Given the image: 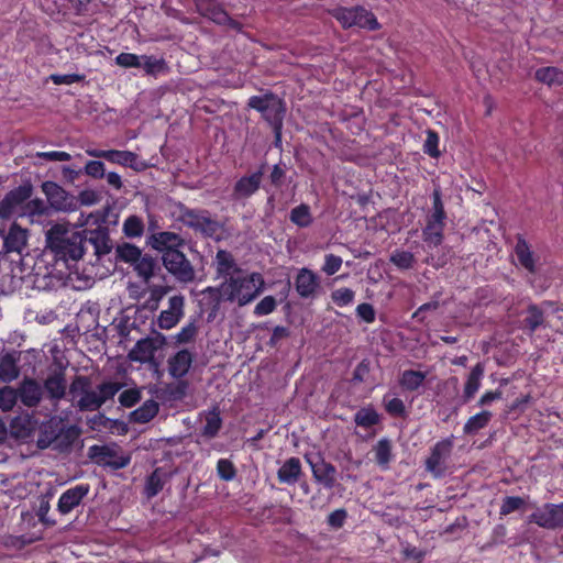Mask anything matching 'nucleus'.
Listing matches in <instances>:
<instances>
[{"label": "nucleus", "mask_w": 563, "mask_h": 563, "mask_svg": "<svg viewBox=\"0 0 563 563\" xmlns=\"http://www.w3.org/2000/svg\"><path fill=\"white\" fill-rule=\"evenodd\" d=\"M88 455L96 464L113 471L124 468L131 462L129 454H119L117 449L108 445L95 444L89 448Z\"/></svg>", "instance_id": "obj_7"}, {"label": "nucleus", "mask_w": 563, "mask_h": 563, "mask_svg": "<svg viewBox=\"0 0 563 563\" xmlns=\"http://www.w3.org/2000/svg\"><path fill=\"white\" fill-rule=\"evenodd\" d=\"M164 487V482L162 479V476L159 474V470H154L146 478L145 483V495L147 498H153L156 495H158Z\"/></svg>", "instance_id": "obj_42"}, {"label": "nucleus", "mask_w": 563, "mask_h": 563, "mask_svg": "<svg viewBox=\"0 0 563 563\" xmlns=\"http://www.w3.org/2000/svg\"><path fill=\"white\" fill-rule=\"evenodd\" d=\"M89 489H90V487L88 484H79V485H76L75 487L68 488L59 496V499L57 503V510L62 515L69 514L77 506L80 505L82 499L89 493Z\"/></svg>", "instance_id": "obj_18"}, {"label": "nucleus", "mask_w": 563, "mask_h": 563, "mask_svg": "<svg viewBox=\"0 0 563 563\" xmlns=\"http://www.w3.org/2000/svg\"><path fill=\"white\" fill-rule=\"evenodd\" d=\"M320 287V280L316 273L309 268H301L295 278V288L301 298L313 297Z\"/></svg>", "instance_id": "obj_20"}, {"label": "nucleus", "mask_w": 563, "mask_h": 563, "mask_svg": "<svg viewBox=\"0 0 563 563\" xmlns=\"http://www.w3.org/2000/svg\"><path fill=\"white\" fill-rule=\"evenodd\" d=\"M18 397L21 404L27 408L37 407L43 399L42 385L32 377H24L18 385Z\"/></svg>", "instance_id": "obj_16"}, {"label": "nucleus", "mask_w": 563, "mask_h": 563, "mask_svg": "<svg viewBox=\"0 0 563 563\" xmlns=\"http://www.w3.org/2000/svg\"><path fill=\"white\" fill-rule=\"evenodd\" d=\"M42 388L43 394H46V398L52 404L57 405L62 399H64L67 393L65 368L59 367L51 372L43 380Z\"/></svg>", "instance_id": "obj_13"}, {"label": "nucleus", "mask_w": 563, "mask_h": 563, "mask_svg": "<svg viewBox=\"0 0 563 563\" xmlns=\"http://www.w3.org/2000/svg\"><path fill=\"white\" fill-rule=\"evenodd\" d=\"M389 261L391 264H394L397 268L401 271L411 269L415 266L416 257L411 252L404 251V250H395Z\"/></svg>", "instance_id": "obj_40"}, {"label": "nucleus", "mask_w": 563, "mask_h": 563, "mask_svg": "<svg viewBox=\"0 0 563 563\" xmlns=\"http://www.w3.org/2000/svg\"><path fill=\"white\" fill-rule=\"evenodd\" d=\"M514 253L521 268L530 274L537 273L540 256L533 252L532 246L522 234L516 235Z\"/></svg>", "instance_id": "obj_14"}, {"label": "nucleus", "mask_w": 563, "mask_h": 563, "mask_svg": "<svg viewBox=\"0 0 563 563\" xmlns=\"http://www.w3.org/2000/svg\"><path fill=\"white\" fill-rule=\"evenodd\" d=\"M87 153L97 158H106L109 162L118 163L124 166H132L136 161V155L128 151H102V150H89Z\"/></svg>", "instance_id": "obj_29"}, {"label": "nucleus", "mask_w": 563, "mask_h": 563, "mask_svg": "<svg viewBox=\"0 0 563 563\" xmlns=\"http://www.w3.org/2000/svg\"><path fill=\"white\" fill-rule=\"evenodd\" d=\"M157 346L151 338L139 340L128 356L133 362L147 363L153 360Z\"/></svg>", "instance_id": "obj_28"}, {"label": "nucleus", "mask_w": 563, "mask_h": 563, "mask_svg": "<svg viewBox=\"0 0 563 563\" xmlns=\"http://www.w3.org/2000/svg\"><path fill=\"white\" fill-rule=\"evenodd\" d=\"M197 11L219 25L228 26L240 32L242 24L231 18L228 12L214 0H194Z\"/></svg>", "instance_id": "obj_9"}, {"label": "nucleus", "mask_w": 563, "mask_h": 563, "mask_svg": "<svg viewBox=\"0 0 563 563\" xmlns=\"http://www.w3.org/2000/svg\"><path fill=\"white\" fill-rule=\"evenodd\" d=\"M216 272L225 280L231 275L243 273L244 269L236 264L234 256L229 251L219 250L216 254Z\"/></svg>", "instance_id": "obj_24"}, {"label": "nucleus", "mask_w": 563, "mask_h": 563, "mask_svg": "<svg viewBox=\"0 0 563 563\" xmlns=\"http://www.w3.org/2000/svg\"><path fill=\"white\" fill-rule=\"evenodd\" d=\"M354 423L363 429H371L380 423L382 417L373 405L361 407L353 417Z\"/></svg>", "instance_id": "obj_32"}, {"label": "nucleus", "mask_w": 563, "mask_h": 563, "mask_svg": "<svg viewBox=\"0 0 563 563\" xmlns=\"http://www.w3.org/2000/svg\"><path fill=\"white\" fill-rule=\"evenodd\" d=\"M276 308H277V300L274 296L269 295V296H265L262 300H260L256 303L253 313L256 317H263V316H267V314L274 312Z\"/></svg>", "instance_id": "obj_55"}, {"label": "nucleus", "mask_w": 563, "mask_h": 563, "mask_svg": "<svg viewBox=\"0 0 563 563\" xmlns=\"http://www.w3.org/2000/svg\"><path fill=\"white\" fill-rule=\"evenodd\" d=\"M484 373L485 366L481 362L471 369L463 388L462 400L464 404L471 401L479 390Z\"/></svg>", "instance_id": "obj_25"}, {"label": "nucleus", "mask_w": 563, "mask_h": 563, "mask_svg": "<svg viewBox=\"0 0 563 563\" xmlns=\"http://www.w3.org/2000/svg\"><path fill=\"white\" fill-rule=\"evenodd\" d=\"M555 302L544 300L541 305L530 303L526 309V317L522 320V329L533 334L539 328L544 325V307L553 308Z\"/></svg>", "instance_id": "obj_19"}, {"label": "nucleus", "mask_w": 563, "mask_h": 563, "mask_svg": "<svg viewBox=\"0 0 563 563\" xmlns=\"http://www.w3.org/2000/svg\"><path fill=\"white\" fill-rule=\"evenodd\" d=\"M181 221L188 228L209 238L219 230V223L210 217L207 210L185 209L181 212Z\"/></svg>", "instance_id": "obj_10"}, {"label": "nucleus", "mask_w": 563, "mask_h": 563, "mask_svg": "<svg viewBox=\"0 0 563 563\" xmlns=\"http://www.w3.org/2000/svg\"><path fill=\"white\" fill-rule=\"evenodd\" d=\"M526 501L519 496H507L503 499L499 514L501 516H508L511 512L520 510L525 506Z\"/></svg>", "instance_id": "obj_51"}, {"label": "nucleus", "mask_w": 563, "mask_h": 563, "mask_svg": "<svg viewBox=\"0 0 563 563\" xmlns=\"http://www.w3.org/2000/svg\"><path fill=\"white\" fill-rule=\"evenodd\" d=\"M439 135L437 132L432 130H427V139L423 144L424 153L429 154L432 157H438L440 155L439 150Z\"/></svg>", "instance_id": "obj_58"}, {"label": "nucleus", "mask_w": 563, "mask_h": 563, "mask_svg": "<svg viewBox=\"0 0 563 563\" xmlns=\"http://www.w3.org/2000/svg\"><path fill=\"white\" fill-rule=\"evenodd\" d=\"M46 242L55 257L64 262L80 260L89 247L98 258L112 249L108 230L100 225L93 230L76 231L56 224L48 230Z\"/></svg>", "instance_id": "obj_1"}, {"label": "nucleus", "mask_w": 563, "mask_h": 563, "mask_svg": "<svg viewBox=\"0 0 563 563\" xmlns=\"http://www.w3.org/2000/svg\"><path fill=\"white\" fill-rule=\"evenodd\" d=\"M16 360L13 354L5 353L0 358V380L12 382L19 376Z\"/></svg>", "instance_id": "obj_37"}, {"label": "nucleus", "mask_w": 563, "mask_h": 563, "mask_svg": "<svg viewBox=\"0 0 563 563\" xmlns=\"http://www.w3.org/2000/svg\"><path fill=\"white\" fill-rule=\"evenodd\" d=\"M356 316L366 323H373L376 318V312L373 305L363 302L356 307Z\"/></svg>", "instance_id": "obj_62"}, {"label": "nucleus", "mask_w": 563, "mask_h": 563, "mask_svg": "<svg viewBox=\"0 0 563 563\" xmlns=\"http://www.w3.org/2000/svg\"><path fill=\"white\" fill-rule=\"evenodd\" d=\"M27 242V231L16 223H13L3 239V247L7 253H19L23 251Z\"/></svg>", "instance_id": "obj_23"}, {"label": "nucleus", "mask_w": 563, "mask_h": 563, "mask_svg": "<svg viewBox=\"0 0 563 563\" xmlns=\"http://www.w3.org/2000/svg\"><path fill=\"white\" fill-rule=\"evenodd\" d=\"M117 254L121 261L133 265L137 260H140L142 252L137 246L124 243L117 247Z\"/></svg>", "instance_id": "obj_46"}, {"label": "nucleus", "mask_w": 563, "mask_h": 563, "mask_svg": "<svg viewBox=\"0 0 563 563\" xmlns=\"http://www.w3.org/2000/svg\"><path fill=\"white\" fill-rule=\"evenodd\" d=\"M383 404L385 410L391 417H404L406 415V406L400 398L394 397L388 399L387 396H384Z\"/></svg>", "instance_id": "obj_52"}, {"label": "nucleus", "mask_w": 563, "mask_h": 563, "mask_svg": "<svg viewBox=\"0 0 563 563\" xmlns=\"http://www.w3.org/2000/svg\"><path fill=\"white\" fill-rule=\"evenodd\" d=\"M342 266V258L334 254H327L324 256V264L322 266V272H324L327 275L331 276L334 275L336 272L340 271Z\"/></svg>", "instance_id": "obj_60"}, {"label": "nucleus", "mask_w": 563, "mask_h": 563, "mask_svg": "<svg viewBox=\"0 0 563 563\" xmlns=\"http://www.w3.org/2000/svg\"><path fill=\"white\" fill-rule=\"evenodd\" d=\"M194 355L186 349L178 351L168 360V371L174 378H181L192 364Z\"/></svg>", "instance_id": "obj_26"}, {"label": "nucleus", "mask_w": 563, "mask_h": 563, "mask_svg": "<svg viewBox=\"0 0 563 563\" xmlns=\"http://www.w3.org/2000/svg\"><path fill=\"white\" fill-rule=\"evenodd\" d=\"M198 333V328L195 321H191L184 325L180 331L176 334V341L180 344L190 343L195 340Z\"/></svg>", "instance_id": "obj_57"}, {"label": "nucleus", "mask_w": 563, "mask_h": 563, "mask_svg": "<svg viewBox=\"0 0 563 563\" xmlns=\"http://www.w3.org/2000/svg\"><path fill=\"white\" fill-rule=\"evenodd\" d=\"M43 192L45 194L49 205L56 210H67L70 207L71 198L68 194L56 183L45 181L42 185Z\"/></svg>", "instance_id": "obj_22"}, {"label": "nucleus", "mask_w": 563, "mask_h": 563, "mask_svg": "<svg viewBox=\"0 0 563 563\" xmlns=\"http://www.w3.org/2000/svg\"><path fill=\"white\" fill-rule=\"evenodd\" d=\"M224 301L245 307L253 302L264 290L265 280L261 273L244 271L239 275H231L222 282Z\"/></svg>", "instance_id": "obj_2"}, {"label": "nucleus", "mask_w": 563, "mask_h": 563, "mask_svg": "<svg viewBox=\"0 0 563 563\" xmlns=\"http://www.w3.org/2000/svg\"><path fill=\"white\" fill-rule=\"evenodd\" d=\"M158 402L153 399H148L131 412L130 420L135 423H147L158 413Z\"/></svg>", "instance_id": "obj_34"}, {"label": "nucleus", "mask_w": 563, "mask_h": 563, "mask_svg": "<svg viewBox=\"0 0 563 563\" xmlns=\"http://www.w3.org/2000/svg\"><path fill=\"white\" fill-rule=\"evenodd\" d=\"M123 387L119 382H104L97 387L98 398L103 405L106 401L112 399Z\"/></svg>", "instance_id": "obj_45"}, {"label": "nucleus", "mask_w": 563, "mask_h": 563, "mask_svg": "<svg viewBox=\"0 0 563 563\" xmlns=\"http://www.w3.org/2000/svg\"><path fill=\"white\" fill-rule=\"evenodd\" d=\"M306 461L310 465L314 481L325 489L334 488L336 484V468L330 462H327L321 454L306 455Z\"/></svg>", "instance_id": "obj_12"}, {"label": "nucleus", "mask_w": 563, "mask_h": 563, "mask_svg": "<svg viewBox=\"0 0 563 563\" xmlns=\"http://www.w3.org/2000/svg\"><path fill=\"white\" fill-rule=\"evenodd\" d=\"M124 234L129 238L141 236L144 231L143 221L136 216H130L123 224Z\"/></svg>", "instance_id": "obj_50"}, {"label": "nucleus", "mask_w": 563, "mask_h": 563, "mask_svg": "<svg viewBox=\"0 0 563 563\" xmlns=\"http://www.w3.org/2000/svg\"><path fill=\"white\" fill-rule=\"evenodd\" d=\"M332 14L344 27L360 26L376 30L379 26L374 14L363 7L336 8Z\"/></svg>", "instance_id": "obj_6"}, {"label": "nucleus", "mask_w": 563, "mask_h": 563, "mask_svg": "<svg viewBox=\"0 0 563 563\" xmlns=\"http://www.w3.org/2000/svg\"><path fill=\"white\" fill-rule=\"evenodd\" d=\"M51 80L55 84V85H71V84H75V82H80L85 79V75H79V74H67V75H58V74H54V75H51Z\"/></svg>", "instance_id": "obj_63"}, {"label": "nucleus", "mask_w": 563, "mask_h": 563, "mask_svg": "<svg viewBox=\"0 0 563 563\" xmlns=\"http://www.w3.org/2000/svg\"><path fill=\"white\" fill-rule=\"evenodd\" d=\"M77 408L80 411H96L101 408V402L96 390L88 389L77 401Z\"/></svg>", "instance_id": "obj_41"}, {"label": "nucleus", "mask_w": 563, "mask_h": 563, "mask_svg": "<svg viewBox=\"0 0 563 563\" xmlns=\"http://www.w3.org/2000/svg\"><path fill=\"white\" fill-rule=\"evenodd\" d=\"M31 196L32 186L30 184H24L10 190L0 203V214L3 217L12 214L15 209L27 201Z\"/></svg>", "instance_id": "obj_17"}, {"label": "nucleus", "mask_w": 563, "mask_h": 563, "mask_svg": "<svg viewBox=\"0 0 563 563\" xmlns=\"http://www.w3.org/2000/svg\"><path fill=\"white\" fill-rule=\"evenodd\" d=\"M493 418V413L488 410H482L481 412L470 417L464 427L463 433L466 435L476 434L479 430L486 428Z\"/></svg>", "instance_id": "obj_35"}, {"label": "nucleus", "mask_w": 563, "mask_h": 563, "mask_svg": "<svg viewBox=\"0 0 563 563\" xmlns=\"http://www.w3.org/2000/svg\"><path fill=\"white\" fill-rule=\"evenodd\" d=\"M187 387L188 385L184 380L176 384H169L163 390L164 398L172 401L183 400L186 396Z\"/></svg>", "instance_id": "obj_47"}, {"label": "nucleus", "mask_w": 563, "mask_h": 563, "mask_svg": "<svg viewBox=\"0 0 563 563\" xmlns=\"http://www.w3.org/2000/svg\"><path fill=\"white\" fill-rule=\"evenodd\" d=\"M115 63L124 68H140L141 56L131 53H121L115 57Z\"/></svg>", "instance_id": "obj_61"}, {"label": "nucleus", "mask_w": 563, "mask_h": 563, "mask_svg": "<svg viewBox=\"0 0 563 563\" xmlns=\"http://www.w3.org/2000/svg\"><path fill=\"white\" fill-rule=\"evenodd\" d=\"M427 374L421 371L406 369L399 377V386L405 391H417L424 383Z\"/></svg>", "instance_id": "obj_33"}, {"label": "nucleus", "mask_w": 563, "mask_h": 563, "mask_svg": "<svg viewBox=\"0 0 563 563\" xmlns=\"http://www.w3.org/2000/svg\"><path fill=\"white\" fill-rule=\"evenodd\" d=\"M140 68H143L148 75H156L167 70V65L164 59H158L153 56H141Z\"/></svg>", "instance_id": "obj_44"}, {"label": "nucleus", "mask_w": 563, "mask_h": 563, "mask_svg": "<svg viewBox=\"0 0 563 563\" xmlns=\"http://www.w3.org/2000/svg\"><path fill=\"white\" fill-rule=\"evenodd\" d=\"M156 265V261L147 254L141 255L140 260L133 264L136 274L145 282L150 280V278L154 275Z\"/></svg>", "instance_id": "obj_38"}, {"label": "nucleus", "mask_w": 563, "mask_h": 563, "mask_svg": "<svg viewBox=\"0 0 563 563\" xmlns=\"http://www.w3.org/2000/svg\"><path fill=\"white\" fill-rule=\"evenodd\" d=\"M301 463L296 456L289 457L277 471V478L280 484L295 485L301 476Z\"/></svg>", "instance_id": "obj_27"}, {"label": "nucleus", "mask_w": 563, "mask_h": 563, "mask_svg": "<svg viewBox=\"0 0 563 563\" xmlns=\"http://www.w3.org/2000/svg\"><path fill=\"white\" fill-rule=\"evenodd\" d=\"M141 400V391L136 388L123 390L119 396V402L122 407L131 408Z\"/></svg>", "instance_id": "obj_59"}, {"label": "nucleus", "mask_w": 563, "mask_h": 563, "mask_svg": "<svg viewBox=\"0 0 563 563\" xmlns=\"http://www.w3.org/2000/svg\"><path fill=\"white\" fill-rule=\"evenodd\" d=\"M202 295L207 297L208 303L213 310H218L221 301H224V292L222 290V284L219 287L208 286L202 290Z\"/></svg>", "instance_id": "obj_53"}, {"label": "nucleus", "mask_w": 563, "mask_h": 563, "mask_svg": "<svg viewBox=\"0 0 563 563\" xmlns=\"http://www.w3.org/2000/svg\"><path fill=\"white\" fill-rule=\"evenodd\" d=\"M536 79L548 86L563 85V70L556 67L548 66L539 68L534 75Z\"/></svg>", "instance_id": "obj_36"}, {"label": "nucleus", "mask_w": 563, "mask_h": 563, "mask_svg": "<svg viewBox=\"0 0 563 563\" xmlns=\"http://www.w3.org/2000/svg\"><path fill=\"white\" fill-rule=\"evenodd\" d=\"M205 421V426L200 432L201 437L208 440L214 439L219 434L223 424L218 406L212 407V409L206 413Z\"/></svg>", "instance_id": "obj_31"}, {"label": "nucleus", "mask_w": 563, "mask_h": 563, "mask_svg": "<svg viewBox=\"0 0 563 563\" xmlns=\"http://www.w3.org/2000/svg\"><path fill=\"white\" fill-rule=\"evenodd\" d=\"M446 212L442 202L441 190L434 188L432 192V208L427 214L426 227L422 229V240L429 246H439L443 241Z\"/></svg>", "instance_id": "obj_4"}, {"label": "nucleus", "mask_w": 563, "mask_h": 563, "mask_svg": "<svg viewBox=\"0 0 563 563\" xmlns=\"http://www.w3.org/2000/svg\"><path fill=\"white\" fill-rule=\"evenodd\" d=\"M453 449L452 437L438 441L430 450L426 460V470L434 477L440 478L446 472L445 460L451 455Z\"/></svg>", "instance_id": "obj_8"}, {"label": "nucleus", "mask_w": 563, "mask_h": 563, "mask_svg": "<svg viewBox=\"0 0 563 563\" xmlns=\"http://www.w3.org/2000/svg\"><path fill=\"white\" fill-rule=\"evenodd\" d=\"M289 219L292 223H295L299 228L309 227L312 223V216L310 212V207L305 203H301V205L295 207L290 211Z\"/></svg>", "instance_id": "obj_39"}, {"label": "nucleus", "mask_w": 563, "mask_h": 563, "mask_svg": "<svg viewBox=\"0 0 563 563\" xmlns=\"http://www.w3.org/2000/svg\"><path fill=\"white\" fill-rule=\"evenodd\" d=\"M185 298L176 295L169 298L168 308L161 311L157 318V325L162 330L174 328L184 317Z\"/></svg>", "instance_id": "obj_15"}, {"label": "nucleus", "mask_w": 563, "mask_h": 563, "mask_svg": "<svg viewBox=\"0 0 563 563\" xmlns=\"http://www.w3.org/2000/svg\"><path fill=\"white\" fill-rule=\"evenodd\" d=\"M18 397V389L11 386H3L0 388V409L2 411H11L15 406Z\"/></svg>", "instance_id": "obj_43"}, {"label": "nucleus", "mask_w": 563, "mask_h": 563, "mask_svg": "<svg viewBox=\"0 0 563 563\" xmlns=\"http://www.w3.org/2000/svg\"><path fill=\"white\" fill-rule=\"evenodd\" d=\"M261 185V178H239L235 185V192L240 196H250L255 192Z\"/></svg>", "instance_id": "obj_48"}, {"label": "nucleus", "mask_w": 563, "mask_h": 563, "mask_svg": "<svg viewBox=\"0 0 563 563\" xmlns=\"http://www.w3.org/2000/svg\"><path fill=\"white\" fill-rule=\"evenodd\" d=\"M91 388V382L88 376L76 375L69 386V393L73 397H76L77 394L81 396Z\"/></svg>", "instance_id": "obj_56"}, {"label": "nucleus", "mask_w": 563, "mask_h": 563, "mask_svg": "<svg viewBox=\"0 0 563 563\" xmlns=\"http://www.w3.org/2000/svg\"><path fill=\"white\" fill-rule=\"evenodd\" d=\"M217 473L222 481L230 482L236 476V468L230 460L220 459L217 462Z\"/></svg>", "instance_id": "obj_54"}, {"label": "nucleus", "mask_w": 563, "mask_h": 563, "mask_svg": "<svg viewBox=\"0 0 563 563\" xmlns=\"http://www.w3.org/2000/svg\"><path fill=\"white\" fill-rule=\"evenodd\" d=\"M355 291L347 287L335 289L331 292V299L338 307H345L354 301Z\"/></svg>", "instance_id": "obj_49"}, {"label": "nucleus", "mask_w": 563, "mask_h": 563, "mask_svg": "<svg viewBox=\"0 0 563 563\" xmlns=\"http://www.w3.org/2000/svg\"><path fill=\"white\" fill-rule=\"evenodd\" d=\"M150 243L154 250L161 252L162 255H164L169 251L179 250L181 246H184L185 241L177 233L161 231L151 235Z\"/></svg>", "instance_id": "obj_21"}, {"label": "nucleus", "mask_w": 563, "mask_h": 563, "mask_svg": "<svg viewBox=\"0 0 563 563\" xmlns=\"http://www.w3.org/2000/svg\"><path fill=\"white\" fill-rule=\"evenodd\" d=\"M346 517H347V512L345 509H343V508L335 509L328 516V523L332 528H336V529L341 528V527H343Z\"/></svg>", "instance_id": "obj_64"}, {"label": "nucleus", "mask_w": 563, "mask_h": 563, "mask_svg": "<svg viewBox=\"0 0 563 563\" xmlns=\"http://www.w3.org/2000/svg\"><path fill=\"white\" fill-rule=\"evenodd\" d=\"M247 106L258 111L263 119L271 125L275 134V142L282 139V129L286 107L284 101L274 93L253 96L249 99Z\"/></svg>", "instance_id": "obj_3"}, {"label": "nucleus", "mask_w": 563, "mask_h": 563, "mask_svg": "<svg viewBox=\"0 0 563 563\" xmlns=\"http://www.w3.org/2000/svg\"><path fill=\"white\" fill-rule=\"evenodd\" d=\"M374 461L384 471L389 468V464L394 459L393 444L387 438H382L373 446Z\"/></svg>", "instance_id": "obj_30"}, {"label": "nucleus", "mask_w": 563, "mask_h": 563, "mask_svg": "<svg viewBox=\"0 0 563 563\" xmlns=\"http://www.w3.org/2000/svg\"><path fill=\"white\" fill-rule=\"evenodd\" d=\"M166 271L181 284H190L196 278V271L191 262L180 250H173L162 255Z\"/></svg>", "instance_id": "obj_5"}, {"label": "nucleus", "mask_w": 563, "mask_h": 563, "mask_svg": "<svg viewBox=\"0 0 563 563\" xmlns=\"http://www.w3.org/2000/svg\"><path fill=\"white\" fill-rule=\"evenodd\" d=\"M529 521L536 523L540 528L548 530H556L563 528V503H547L542 508L529 516Z\"/></svg>", "instance_id": "obj_11"}]
</instances>
